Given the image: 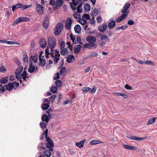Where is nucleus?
Wrapping results in <instances>:
<instances>
[{
    "label": "nucleus",
    "mask_w": 157,
    "mask_h": 157,
    "mask_svg": "<svg viewBox=\"0 0 157 157\" xmlns=\"http://www.w3.org/2000/svg\"><path fill=\"white\" fill-rule=\"evenodd\" d=\"M59 73L58 72L56 73V75L54 76V79H58L59 77Z\"/></svg>",
    "instance_id": "nucleus-61"
},
{
    "label": "nucleus",
    "mask_w": 157,
    "mask_h": 157,
    "mask_svg": "<svg viewBox=\"0 0 157 157\" xmlns=\"http://www.w3.org/2000/svg\"><path fill=\"white\" fill-rule=\"evenodd\" d=\"M45 56L47 58H49V55H51L55 64H56L60 59V55L59 50L56 49L51 50L50 53L49 48H47L45 49Z\"/></svg>",
    "instance_id": "nucleus-1"
},
{
    "label": "nucleus",
    "mask_w": 157,
    "mask_h": 157,
    "mask_svg": "<svg viewBox=\"0 0 157 157\" xmlns=\"http://www.w3.org/2000/svg\"><path fill=\"white\" fill-rule=\"evenodd\" d=\"M96 41V39L94 36H89V42H95Z\"/></svg>",
    "instance_id": "nucleus-39"
},
{
    "label": "nucleus",
    "mask_w": 157,
    "mask_h": 157,
    "mask_svg": "<svg viewBox=\"0 0 157 157\" xmlns=\"http://www.w3.org/2000/svg\"><path fill=\"white\" fill-rule=\"evenodd\" d=\"M23 67L21 66H19L17 69L16 70L15 72L16 77L18 79H21V78L19 75V74L21 73L23 70Z\"/></svg>",
    "instance_id": "nucleus-8"
},
{
    "label": "nucleus",
    "mask_w": 157,
    "mask_h": 157,
    "mask_svg": "<svg viewBox=\"0 0 157 157\" xmlns=\"http://www.w3.org/2000/svg\"><path fill=\"white\" fill-rule=\"evenodd\" d=\"M82 6L81 5H78L77 7V11L79 13H80L82 11V9L81 8Z\"/></svg>",
    "instance_id": "nucleus-52"
},
{
    "label": "nucleus",
    "mask_w": 157,
    "mask_h": 157,
    "mask_svg": "<svg viewBox=\"0 0 157 157\" xmlns=\"http://www.w3.org/2000/svg\"><path fill=\"white\" fill-rule=\"evenodd\" d=\"M56 96L55 94L51 96L49 98L50 99V101H51L52 102H53L54 101L55 98H56Z\"/></svg>",
    "instance_id": "nucleus-53"
},
{
    "label": "nucleus",
    "mask_w": 157,
    "mask_h": 157,
    "mask_svg": "<svg viewBox=\"0 0 157 157\" xmlns=\"http://www.w3.org/2000/svg\"><path fill=\"white\" fill-rule=\"evenodd\" d=\"M40 125L41 128L43 130L46 127V123L43 122H41L40 123Z\"/></svg>",
    "instance_id": "nucleus-43"
},
{
    "label": "nucleus",
    "mask_w": 157,
    "mask_h": 157,
    "mask_svg": "<svg viewBox=\"0 0 157 157\" xmlns=\"http://www.w3.org/2000/svg\"><path fill=\"white\" fill-rule=\"evenodd\" d=\"M72 1L73 2L74 7H75L78 4V2L77 0H72Z\"/></svg>",
    "instance_id": "nucleus-63"
},
{
    "label": "nucleus",
    "mask_w": 157,
    "mask_h": 157,
    "mask_svg": "<svg viewBox=\"0 0 157 157\" xmlns=\"http://www.w3.org/2000/svg\"><path fill=\"white\" fill-rule=\"evenodd\" d=\"M127 23L129 25H132L134 24V21L132 20H129L128 21Z\"/></svg>",
    "instance_id": "nucleus-64"
},
{
    "label": "nucleus",
    "mask_w": 157,
    "mask_h": 157,
    "mask_svg": "<svg viewBox=\"0 0 157 157\" xmlns=\"http://www.w3.org/2000/svg\"><path fill=\"white\" fill-rule=\"evenodd\" d=\"M95 43L94 42H89V48H96L97 47V44Z\"/></svg>",
    "instance_id": "nucleus-34"
},
{
    "label": "nucleus",
    "mask_w": 157,
    "mask_h": 157,
    "mask_svg": "<svg viewBox=\"0 0 157 157\" xmlns=\"http://www.w3.org/2000/svg\"><path fill=\"white\" fill-rule=\"evenodd\" d=\"M46 146L49 150L46 149L45 147H40V148H41L44 150L43 152L44 155L47 157H50L52 155L51 152L53 150L52 147L54 146V144L52 142V144L50 143V144H48V143H47L46 144Z\"/></svg>",
    "instance_id": "nucleus-2"
},
{
    "label": "nucleus",
    "mask_w": 157,
    "mask_h": 157,
    "mask_svg": "<svg viewBox=\"0 0 157 157\" xmlns=\"http://www.w3.org/2000/svg\"><path fill=\"white\" fill-rule=\"evenodd\" d=\"M56 84L57 87H60L62 86V82L60 80H57L56 81Z\"/></svg>",
    "instance_id": "nucleus-41"
},
{
    "label": "nucleus",
    "mask_w": 157,
    "mask_h": 157,
    "mask_svg": "<svg viewBox=\"0 0 157 157\" xmlns=\"http://www.w3.org/2000/svg\"><path fill=\"white\" fill-rule=\"evenodd\" d=\"M38 59V55L37 54H35L34 56H31L29 58V60L32 64L33 63H36L37 62Z\"/></svg>",
    "instance_id": "nucleus-10"
},
{
    "label": "nucleus",
    "mask_w": 157,
    "mask_h": 157,
    "mask_svg": "<svg viewBox=\"0 0 157 157\" xmlns=\"http://www.w3.org/2000/svg\"><path fill=\"white\" fill-rule=\"evenodd\" d=\"M127 17V14H122L120 17L117 18L116 19V21L117 22H119L123 20Z\"/></svg>",
    "instance_id": "nucleus-13"
},
{
    "label": "nucleus",
    "mask_w": 157,
    "mask_h": 157,
    "mask_svg": "<svg viewBox=\"0 0 157 157\" xmlns=\"http://www.w3.org/2000/svg\"><path fill=\"white\" fill-rule=\"evenodd\" d=\"M50 107V105L48 104L44 103H43L41 106V108L43 110H47Z\"/></svg>",
    "instance_id": "nucleus-27"
},
{
    "label": "nucleus",
    "mask_w": 157,
    "mask_h": 157,
    "mask_svg": "<svg viewBox=\"0 0 157 157\" xmlns=\"http://www.w3.org/2000/svg\"><path fill=\"white\" fill-rule=\"evenodd\" d=\"M8 82L7 78H2L0 80V82L1 84H4L7 83Z\"/></svg>",
    "instance_id": "nucleus-38"
},
{
    "label": "nucleus",
    "mask_w": 157,
    "mask_h": 157,
    "mask_svg": "<svg viewBox=\"0 0 157 157\" xmlns=\"http://www.w3.org/2000/svg\"><path fill=\"white\" fill-rule=\"evenodd\" d=\"M74 30L76 33H79L81 31V27L78 25H76L74 27Z\"/></svg>",
    "instance_id": "nucleus-30"
},
{
    "label": "nucleus",
    "mask_w": 157,
    "mask_h": 157,
    "mask_svg": "<svg viewBox=\"0 0 157 157\" xmlns=\"http://www.w3.org/2000/svg\"><path fill=\"white\" fill-rule=\"evenodd\" d=\"M155 117L151 118L147 121V125H149L153 124L155 121Z\"/></svg>",
    "instance_id": "nucleus-37"
},
{
    "label": "nucleus",
    "mask_w": 157,
    "mask_h": 157,
    "mask_svg": "<svg viewBox=\"0 0 157 157\" xmlns=\"http://www.w3.org/2000/svg\"><path fill=\"white\" fill-rule=\"evenodd\" d=\"M96 89L97 87L95 86H94L92 89L89 88V91H90L89 92L92 94H94L95 92Z\"/></svg>",
    "instance_id": "nucleus-45"
},
{
    "label": "nucleus",
    "mask_w": 157,
    "mask_h": 157,
    "mask_svg": "<svg viewBox=\"0 0 157 157\" xmlns=\"http://www.w3.org/2000/svg\"><path fill=\"white\" fill-rule=\"evenodd\" d=\"M5 90V87L2 86V85L0 84V92H4Z\"/></svg>",
    "instance_id": "nucleus-60"
},
{
    "label": "nucleus",
    "mask_w": 157,
    "mask_h": 157,
    "mask_svg": "<svg viewBox=\"0 0 157 157\" xmlns=\"http://www.w3.org/2000/svg\"><path fill=\"white\" fill-rule=\"evenodd\" d=\"M128 27V26L126 25H123L120 27H118L116 28V30H120L121 29L125 30Z\"/></svg>",
    "instance_id": "nucleus-42"
},
{
    "label": "nucleus",
    "mask_w": 157,
    "mask_h": 157,
    "mask_svg": "<svg viewBox=\"0 0 157 157\" xmlns=\"http://www.w3.org/2000/svg\"><path fill=\"white\" fill-rule=\"evenodd\" d=\"M123 146L125 149L131 150H136L138 148L136 147L132 146L127 144H124Z\"/></svg>",
    "instance_id": "nucleus-14"
},
{
    "label": "nucleus",
    "mask_w": 157,
    "mask_h": 157,
    "mask_svg": "<svg viewBox=\"0 0 157 157\" xmlns=\"http://www.w3.org/2000/svg\"><path fill=\"white\" fill-rule=\"evenodd\" d=\"M43 58H44L39 57L40 63L39 64L41 66H44L45 64V60Z\"/></svg>",
    "instance_id": "nucleus-26"
},
{
    "label": "nucleus",
    "mask_w": 157,
    "mask_h": 157,
    "mask_svg": "<svg viewBox=\"0 0 157 157\" xmlns=\"http://www.w3.org/2000/svg\"><path fill=\"white\" fill-rule=\"evenodd\" d=\"M81 46L80 45H78L76 46L74 49V52L75 54L78 53L80 51Z\"/></svg>",
    "instance_id": "nucleus-21"
},
{
    "label": "nucleus",
    "mask_w": 157,
    "mask_h": 157,
    "mask_svg": "<svg viewBox=\"0 0 157 157\" xmlns=\"http://www.w3.org/2000/svg\"><path fill=\"white\" fill-rule=\"evenodd\" d=\"M6 71V69L5 66L3 65H2L1 67H0V72H4Z\"/></svg>",
    "instance_id": "nucleus-49"
},
{
    "label": "nucleus",
    "mask_w": 157,
    "mask_h": 157,
    "mask_svg": "<svg viewBox=\"0 0 157 157\" xmlns=\"http://www.w3.org/2000/svg\"><path fill=\"white\" fill-rule=\"evenodd\" d=\"M48 129H46L44 132V133L43 134V135H45V138L47 141L48 144H50V143L52 144L53 142L50 138L48 136H47V134L48 133Z\"/></svg>",
    "instance_id": "nucleus-11"
},
{
    "label": "nucleus",
    "mask_w": 157,
    "mask_h": 157,
    "mask_svg": "<svg viewBox=\"0 0 157 157\" xmlns=\"http://www.w3.org/2000/svg\"><path fill=\"white\" fill-rule=\"evenodd\" d=\"M36 10L40 14H42L43 13V7L40 5H37L36 6Z\"/></svg>",
    "instance_id": "nucleus-28"
},
{
    "label": "nucleus",
    "mask_w": 157,
    "mask_h": 157,
    "mask_svg": "<svg viewBox=\"0 0 157 157\" xmlns=\"http://www.w3.org/2000/svg\"><path fill=\"white\" fill-rule=\"evenodd\" d=\"M64 3L63 0H50L49 4L52 6L54 10L60 8Z\"/></svg>",
    "instance_id": "nucleus-3"
},
{
    "label": "nucleus",
    "mask_w": 157,
    "mask_h": 157,
    "mask_svg": "<svg viewBox=\"0 0 157 157\" xmlns=\"http://www.w3.org/2000/svg\"><path fill=\"white\" fill-rule=\"evenodd\" d=\"M75 60V58L74 56L72 55H70L68 56L67 59V62L69 63H71L74 61Z\"/></svg>",
    "instance_id": "nucleus-24"
},
{
    "label": "nucleus",
    "mask_w": 157,
    "mask_h": 157,
    "mask_svg": "<svg viewBox=\"0 0 157 157\" xmlns=\"http://www.w3.org/2000/svg\"><path fill=\"white\" fill-rule=\"evenodd\" d=\"M67 45H68V47L71 50L72 49V46L71 44V43L69 42H68L67 43Z\"/></svg>",
    "instance_id": "nucleus-58"
},
{
    "label": "nucleus",
    "mask_w": 157,
    "mask_h": 157,
    "mask_svg": "<svg viewBox=\"0 0 157 157\" xmlns=\"http://www.w3.org/2000/svg\"><path fill=\"white\" fill-rule=\"evenodd\" d=\"M49 24V20L48 18L47 17V16L46 15L45 18V20L43 21V26L44 27L45 29H46L48 26Z\"/></svg>",
    "instance_id": "nucleus-17"
},
{
    "label": "nucleus",
    "mask_w": 157,
    "mask_h": 157,
    "mask_svg": "<svg viewBox=\"0 0 157 157\" xmlns=\"http://www.w3.org/2000/svg\"><path fill=\"white\" fill-rule=\"evenodd\" d=\"M92 17L93 18L92 19H90V22L91 25H94V26L95 23V21L94 19V17Z\"/></svg>",
    "instance_id": "nucleus-55"
},
{
    "label": "nucleus",
    "mask_w": 157,
    "mask_h": 157,
    "mask_svg": "<svg viewBox=\"0 0 157 157\" xmlns=\"http://www.w3.org/2000/svg\"><path fill=\"white\" fill-rule=\"evenodd\" d=\"M97 36L98 37L100 36V40H106V41H109V39L108 37L104 34L101 35V34H98Z\"/></svg>",
    "instance_id": "nucleus-19"
},
{
    "label": "nucleus",
    "mask_w": 157,
    "mask_h": 157,
    "mask_svg": "<svg viewBox=\"0 0 157 157\" xmlns=\"http://www.w3.org/2000/svg\"><path fill=\"white\" fill-rule=\"evenodd\" d=\"M65 42L64 41H61L60 43V49L63 48H65Z\"/></svg>",
    "instance_id": "nucleus-51"
},
{
    "label": "nucleus",
    "mask_w": 157,
    "mask_h": 157,
    "mask_svg": "<svg viewBox=\"0 0 157 157\" xmlns=\"http://www.w3.org/2000/svg\"><path fill=\"white\" fill-rule=\"evenodd\" d=\"M130 139L134 140H141L143 139L141 138V137H138L137 136H130Z\"/></svg>",
    "instance_id": "nucleus-33"
},
{
    "label": "nucleus",
    "mask_w": 157,
    "mask_h": 157,
    "mask_svg": "<svg viewBox=\"0 0 157 157\" xmlns=\"http://www.w3.org/2000/svg\"><path fill=\"white\" fill-rule=\"evenodd\" d=\"M63 25L61 23H58L56 25L55 34L56 36L58 35L60 33L61 31L63 30Z\"/></svg>",
    "instance_id": "nucleus-5"
},
{
    "label": "nucleus",
    "mask_w": 157,
    "mask_h": 157,
    "mask_svg": "<svg viewBox=\"0 0 157 157\" xmlns=\"http://www.w3.org/2000/svg\"><path fill=\"white\" fill-rule=\"evenodd\" d=\"M50 90L52 93H55L57 91V89L55 86H52L50 89Z\"/></svg>",
    "instance_id": "nucleus-47"
},
{
    "label": "nucleus",
    "mask_w": 157,
    "mask_h": 157,
    "mask_svg": "<svg viewBox=\"0 0 157 157\" xmlns=\"http://www.w3.org/2000/svg\"><path fill=\"white\" fill-rule=\"evenodd\" d=\"M70 37L71 39L72 40L73 43H74L75 44H76L75 40V37L74 35H73L72 34H71L70 35Z\"/></svg>",
    "instance_id": "nucleus-48"
},
{
    "label": "nucleus",
    "mask_w": 157,
    "mask_h": 157,
    "mask_svg": "<svg viewBox=\"0 0 157 157\" xmlns=\"http://www.w3.org/2000/svg\"><path fill=\"white\" fill-rule=\"evenodd\" d=\"M72 21L70 17H68L66 20L65 25V28L67 30H70L71 29Z\"/></svg>",
    "instance_id": "nucleus-9"
},
{
    "label": "nucleus",
    "mask_w": 157,
    "mask_h": 157,
    "mask_svg": "<svg viewBox=\"0 0 157 157\" xmlns=\"http://www.w3.org/2000/svg\"><path fill=\"white\" fill-rule=\"evenodd\" d=\"M5 43H6L9 44H17L19 45L20 44L18 42H14L13 41H9L7 40H5Z\"/></svg>",
    "instance_id": "nucleus-40"
},
{
    "label": "nucleus",
    "mask_w": 157,
    "mask_h": 157,
    "mask_svg": "<svg viewBox=\"0 0 157 157\" xmlns=\"http://www.w3.org/2000/svg\"><path fill=\"white\" fill-rule=\"evenodd\" d=\"M116 25V22L114 20L111 21L108 25V27L110 29L113 28Z\"/></svg>",
    "instance_id": "nucleus-20"
},
{
    "label": "nucleus",
    "mask_w": 157,
    "mask_h": 157,
    "mask_svg": "<svg viewBox=\"0 0 157 157\" xmlns=\"http://www.w3.org/2000/svg\"><path fill=\"white\" fill-rule=\"evenodd\" d=\"M60 53L62 55L66 56L68 53V50L67 48H63L61 49H60Z\"/></svg>",
    "instance_id": "nucleus-23"
},
{
    "label": "nucleus",
    "mask_w": 157,
    "mask_h": 157,
    "mask_svg": "<svg viewBox=\"0 0 157 157\" xmlns=\"http://www.w3.org/2000/svg\"><path fill=\"white\" fill-rule=\"evenodd\" d=\"M79 22L82 25H84L86 24L87 21L84 18H80L79 20Z\"/></svg>",
    "instance_id": "nucleus-44"
},
{
    "label": "nucleus",
    "mask_w": 157,
    "mask_h": 157,
    "mask_svg": "<svg viewBox=\"0 0 157 157\" xmlns=\"http://www.w3.org/2000/svg\"><path fill=\"white\" fill-rule=\"evenodd\" d=\"M41 119L43 121H45L47 123L48 122L49 120V118H48V117L46 114H44L42 116Z\"/></svg>",
    "instance_id": "nucleus-25"
},
{
    "label": "nucleus",
    "mask_w": 157,
    "mask_h": 157,
    "mask_svg": "<svg viewBox=\"0 0 157 157\" xmlns=\"http://www.w3.org/2000/svg\"><path fill=\"white\" fill-rule=\"evenodd\" d=\"M86 139H84L79 142L76 143L75 144L79 148H82L83 147L84 143L86 142Z\"/></svg>",
    "instance_id": "nucleus-16"
},
{
    "label": "nucleus",
    "mask_w": 157,
    "mask_h": 157,
    "mask_svg": "<svg viewBox=\"0 0 157 157\" xmlns=\"http://www.w3.org/2000/svg\"><path fill=\"white\" fill-rule=\"evenodd\" d=\"M6 89L8 90L9 91L11 90L13 88L15 87V86L13 85V83H9L7 85L5 86Z\"/></svg>",
    "instance_id": "nucleus-22"
},
{
    "label": "nucleus",
    "mask_w": 157,
    "mask_h": 157,
    "mask_svg": "<svg viewBox=\"0 0 157 157\" xmlns=\"http://www.w3.org/2000/svg\"><path fill=\"white\" fill-rule=\"evenodd\" d=\"M84 10L86 12L88 11V4L86 3L84 5Z\"/></svg>",
    "instance_id": "nucleus-56"
},
{
    "label": "nucleus",
    "mask_w": 157,
    "mask_h": 157,
    "mask_svg": "<svg viewBox=\"0 0 157 157\" xmlns=\"http://www.w3.org/2000/svg\"><path fill=\"white\" fill-rule=\"evenodd\" d=\"M107 28V25L106 24L103 23L102 25H101L98 27V29L100 32H104Z\"/></svg>",
    "instance_id": "nucleus-12"
},
{
    "label": "nucleus",
    "mask_w": 157,
    "mask_h": 157,
    "mask_svg": "<svg viewBox=\"0 0 157 157\" xmlns=\"http://www.w3.org/2000/svg\"><path fill=\"white\" fill-rule=\"evenodd\" d=\"M30 19L27 17H19L13 23V25L18 24L20 22L28 21H29Z\"/></svg>",
    "instance_id": "nucleus-6"
},
{
    "label": "nucleus",
    "mask_w": 157,
    "mask_h": 157,
    "mask_svg": "<svg viewBox=\"0 0 157 157\" xmlns=\"http://www.w3.org/2000/svg\"><path fill=\"white\" fill-rule=\"evenodd\" d=\"M56 45V39L52 37L49 38L48 41V47L49 48L51 49V50H54V48Z\"/></svg>",
    "instance_id": "nucleus-4"
},
{
    "label": "nucleus",
    "mask_w": 157,
    "mask_h": 157,
    "mask_svg": "<svg viewBox=\"0 0 157 157\" xmlns=\"http://www.w3.org/2000/svg\"><path fill=\"white\" fill-rule=\"evenodd\" d=\"M130 6V4L129 3H125L121 10V12L123 13V14H127V16H128L129 13V11H128V10Z\"/></svg>",
    "instance_id": "nucleus-7"
},
{
    "label": "nucleus",
    "mask_w": 157,
    "mask_h": 157,
    "mask_svg": "<svg viewBox=\"0 0 157 157\" xmlns=\"http://www.w3.org/2000/svg\"><path fill=\"white\" fill-rule=\"evenodd\" d=\"M23 59L24 63V64H27L28 62V56L26 54H24L23 56Z\"/></svg>",
    "instance_id": "nucleus-29"
},
{
    "label": "nucleus",
    "mask_w": 157,
    "mask_h": 157,
    "mask_svg": "<svg viewBox=\"0 0 157 157\" xmlns=\"http://www.w3.org/2000/svg\"><path fill=\"white\" fill-rule=\"evenodd\" d=\"M114 95H116L117 96H121L125 97V98H127L128 97V95L126 94L121 93H113Z\"/></svg>",
    "instance_id": "nucleus-31"
},
{
    "label": "nucleus",
    "mask_w": 157,
    "mask_h": 157,
    "mask_svg": "<svg viewBox=\"0 0 157 157\" xmlns=\"http://www.w3.org/2000/svg\"><path fill=\"white\" fill-rule=\"evenodd\" d=\"M98 55V54L97 53H94L89 55V57L97 56Z\"/></svg>",
    "instance_id": "nucleus-62"
},
{
    "label": "nucleus",
    "mask_w": 157,
    "mask_h": 157,
    "mask_svg": "<svg viewBox=\"0 0 157 157\" xmlns=\"http://www.w3.org/2000/svg\"><path fill=\"white\" fill-rule=\"evenodd\" d=\"M40 44L41 47L42 48H45L47 45V42L44 39L42 38L40 41Z\"/></svg>",
    "instance_id": "nucleus-18"
},
{
    "label": "nucleus",
    "mask_w": 157,
    "mask_h": 157,
    "mask_svg": "<svg viewBox=\"0 0 157 157\" xmlns=\"http://www.w3.org/2000/svg\"><path fill=\"white\" fill-rule=\"evenodd\" d=\"M101 143L102 142L99 140H94L91 141L90 142V144L91 145H95Z\"/></svg>",
    "instance_id": "nucleus-35"
},
{
    "label": "nucleus",
    "mask_w": 157,
    "mask_h": 157,
    "mask_svg": "<svg viewBox=\"0 0 157 157\" xmlns=\"http://www.w3.org/2000/svg\"><path fill=\"white\" fill-rule=\"evenodd\" d=\"M98 10L97 9H95L91 13V15L92 17H94V16L98 15Z\"/></svg>",
    "instance_id": "nucleus-46"
},
{
    "label": "nucleus",
    "mask_w": 157,
    "mask_h": 157,
    "mask_svg": "<svg viewBox=\"0 0 157 157\" xmlns=\"http://www.w3.org/2000/svg\"><path fill=\"white\" fill-rule=\"evenodd\" d=\"M35 68V67L33 65V64L30 65V67L28 68V71L30 73H32L34 71Z\"/></svg>",
    "instance_id": "nucleus-36"
},
{
    "label": "nucleus",
    "mask_w": 157,
    "mask_h": 157,
    "mask_svg": "<svg viewBox=\"0 0 157 157\" xmlns=\"http://www.w3.org/2000/svg\"><path fill=\"white\" fill-rule=\"evenodd\" d=\"M124 88L125 89L128 90H132V87L129 86L128 84H126L124 86Z\"/></svg>",
    "instance_id": "nucleus-57"
},
{
    "label": "nucleus",
    "mask_w": 157,
    "mask_h": 157,
    "mask_svg": "<svg viewBox=\"0 0 157 157\" xmlns=\"http://www.w3.org/2000/svg\"><path fill=\"white\" fill-rule=\"evenodd\" d=\"M31 5H25V6H24L23 5V6H22V10H24L27 8H29L30 7H31Z\"/></svg>",
    "instance_id": "nucleus-59"
},
{
    "label": "nucleus",
    "mask_w": 157,
    "mask_h": 157,
    "mask_svg": "<svg viewBox=\"0 0 157 157\" xmlns=\"http://www.w3.org/2000/svg\"><path fill=\"white\" fill-rule=\"evenodd\" d=\"M73 16L76 19H79L80 17V15L78 13L76 12L74 13Z\"/></svg>",
    "instance_id": "nucleus-50"
},
{
    "label": "nucleus",
    "mask_w": 157,
    "mask_h": 157,
    "mask_svg": "<svg viewBox=\"0 0 157 157\" xmlns=\"http://www.w3.org/2000/svg\"><path fill=\"white\" fill-rule=\"evenodd\" d=\"M23 4L19 3L13 6L12 7V9L13 12H14L15 10L18 8H21L22 10Z\"/></svg>",
    "instance_id": "nucleus-15"
},
{
    "label": "nucleus",
    "mask_w": 157,
    "mask_h": 157,
    "mask_svg": "<svg viewBox=\"0 0 157 157\" xmlns=\"http://www.w3.org/2000/svg\"><path fill=\"white\" fill-rule=\"evenodd\" d=\"M66 67H62L60 71V74L61 75H63L64 74L65 71H66Z\"/></svg>",
    "instance_id": "nucleus-54"
},
{
    "label": "nucleus",
    "mask_w": 157,
    "mask_h": 157,
    "mask_svg": "<svg viewBox=\"0 0 157 157\" xmlns=\"http://www.w3.org/2000/svg\"><path fill=\"white\" fill-rule=\"evenodd\" d=\"M20 76L21 78H22L24 81H25L26 78L27 77L26 71H24Z\"/></svg>",
    "instance_id": "nucleus-32"
}]
</instances>
